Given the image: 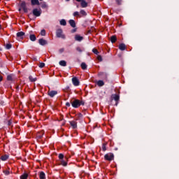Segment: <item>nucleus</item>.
I'll return each mask as SVG.
<instances>
[{
	"label": "nucleus",
	"mask_w": 179,
	"mask_h": 179,
	"mask_svg": "<svg viewBox=\"0 0 179 179\" xmlns=\"http://www.w3.org/2000/svg\"><path fill=\"white\" fill-rule=\"evenodd\" d=\"M71 106L73 107V108H78V107H80V106H85V101L79 99H75L72 101Z\"/></svg>",
	"instance_id": "f257e3e1"
},
{
	"label": "nucleus",
	"mask_w": 179,
	"mask_h": 179,
	"mask_svg": "<svg viewBox=\"0 0 179 179\" xmlns=\"http://www.w3.org/2000/svg\"><path fill=\"white\" fill-rule=\"evenodd\" d=\"M56 37H57V38H62L63 40L66 38V36H65V34H64V31H62V29L61 28L56 30Z\"/></svg>",
	"instance_id": "f03ea898"
},
{
	"label": "nucleus",
	"mask_w": 179,
	"mask_h": 179,
	"mask_svg": "<svg viewBox=\"0 0 179 179\" xmlns=\"http://www.w3.org/2000/svg\"><path fill=\"white\" fill-rule=\"evenodd\" d=\"M98 76L103 80H108V74L106 72H99Z\"/></svg>",
	"instance_id": "7ed1b4c3"
},
{
	"label": "nucleus",
	"mask_w": 179,
	"mask_h": 179,
	"mask_svg": "<svg viewBox=\"0 0 179 179\" xmlns=\"http://www.w3.org/2000/svg\"><path fill=\"white\" fill-rule=\"evenodd\" d=\"M105 160H108V162H111V160H114V154L113 153H109V154H106L104 156Z\"/></svg>",
	"instance_id": "20e7f679"
},
{
	"label": "nucleus",
	"mask_w": 179,
	"mask_h": 179,
	"mask_svg": "<svg viewBox=\"0 0 179 179\" xmlns=\"http://www.w3.org/2000/svg\"><path fill=\"white\" fill-rule=\"evenodd\" d=\"M57 94H58V91H56V90H49L48 92V95L50 96L51 99L55 97Z\"/></svg>",
	"instance_id": "39448f33"
},
{
	"label": "nucleus",
	"mask_w": 179,
	"mask_h": 179,
	"mask_svg": "<svg viewBox=\"0 0 179 179\" xmlns=\"http://www.w3.org/2000/svg\"><path fill=\"white\" fill-rule=\"evenodd\" d=\"M111 99H112V100H115V101H116L115 106H118V101H120V95L112 94Z\"/></svg>",
	"instance_id": "423d86ee"
},
{
	"label": "nucleus",
	"mask_w": 179,
	"mask_h": 179,
	"mask_svg": "<svg viewBox=\"0 0 179 179\" xmlns=\"http://www.w3.org/2000/svg\"><path fill=\"white\" fill-rule=\"evenodd\" d=\"M32 13H33L34 16H36V17H38V16L41 15V10L34 8L32 11Z\"/></svg>",
	"instance_id": "0eeeda50"
},
{
	"label": "nucleus",
	"mask_w": 179,
	"mask_h": 179,
	"mask_svg": "<svg viewBox=\"0 0 179 179\" xmlns=\"http://www.w3.org/2000/svg\"><path fill=\"white\" fill-rule=\"evenodd\" d=\"M59 162L62 166H64V167H66V166H68V157H65L64 158H63V159H60Z\"/></svg>",
	"instance_id": "6e6552de"
},
{
	"label": "nucleus",
	"mask_w": 179,
	"mask_h": 179,
	"mask_svg": "<svg viewBox=\"0 0 179 179\" xmlns=\"http://www.w3.org/2000/svg\"><path fill=\"white\" fill-rule=\"evenodd\" d=\"M72 83L74 86H79L80 85L79 79H78V78L76 77H73L72 78Z\"/></svg>",
	"instance_id": "1a4fd4ad"
},
{
	"label": "nucleus",
	"mask_w": 179,
	"mask_h": 179,
	"mask_svg": "<svg viewBox=\"0 0 179 179\" xmlns=\"http://www.w3.org/2000/svg\"><path fill=\"white\" fill-rule=\"evenodd\" d=\"M38 43L40 44V45H47L48 42L45 39L40 38L38 40Z\"/></svg>",
	"instance_id": "9d476101"
},
{
	"label": "nucleus",
	"mask_w": 179,
	"mask_h": 179,
	"mask_svg": "<svg viewBox=\"0 0 179 179\" xmlns=\"http://www.w3.org/2000/svg\"><path fill=\"white\" fill-rule=\"evenodd\" d=\"M74 38H75L76 41L80 42V41H82L83 40V36H80L79 34H76V35H75Z\"/></svg>",
	"instance_id": "9b49d317"
},
{
	"label": "nucleus",
	"mask_w": 179,
	"mask_h": 179,
	"mask_svg": "<svg viewBox=\"0 0 179 179\" xmlns=\"http://www.w3.org/2000/svg\"><path fill=\"white\" fill-rule=\"evenodd\" d=\"M43 135H44V131H41V132H38L36 134V138H38V139H41Z\"/></svg>",
	"instance_id": "f8f14e48"
},
{
	"label": "nucleus",
	"mask_w": 179,
	"mask_h": 179,
	"mask_svg": "<svg viewBox=\"0 0 179 179\" xmlns=\"http://www.w3.org/2000/svg\"><path fill=\"white\" fill-rule=\"evenodd\" d=\"M76 51H78V52L82 53V52H83V51H85V48L78 46L76 48Z\"/></svg>",
	"instance_id": "ddd939ff"
},
{
	"label": "nucleus",
	"mask_w": 179,
	"mask_h": 179,
	"mask_svg": "<svg viewBox=\"0 0 179 179\" xmlns=\"http://www.w3.org/2000/svg\"><path fill=\"white\" fill-rule=\"evenodd\" d=\"M8 159H9V155H4L1 157V160H2V162H6V160H8Z\"/></svg>",
	"instance_id": "4468645a"
},
{
	"label": "nucleus",
	"mask_w": 179,
	"mask_h": 179,
	"mask_svg": "<svg viewBox=\"0 0 179 179\" xmlns=\"http://www.w3.org/2000/svg\"><path fill=\"white\" fill-rule=\"evenodd\" d=\"M69 23L70 26H71V27H76V22H75V20H70L69 21Z\"/></svg>",
	"instance_id": "2eb2a0df"
},
{
	"label": "nucleus",
	"mask_w": 179,
	"mask_h": 179,
	"mask_svg": "<svg viewBox=\"0 0 179 179\" xmlns=\"http://www.w3.org/2000/svg\"><path fill=\"white\" fill-rule=\"evenodd\" d=\"M126 48L127 47L125 46V44L121 43L119 45V50H120L121 51H125Z\"/></svg>",
	"instance_id": "dca6fc26"
},
{
	"label": "nucleus",
	"mask_w": 179,
	"mask_h": 179,
	"mask_svg": "<svg viewBox=\"0 0 179 179\" xmlns=\"http://www.w3.org/2000/svg\"><path fill=\"white\" fill-rule=\"evenodd\" d=\"M70 125H71V127H73V129L78 127V123L76 121L70 122Z\"/></svg>",
	"instance_id": "f3484780"
},
{
	"label": "nucleus",
	"mask_w": 179,
	"mask_h": 179,
	"mask_svg": "<svg viewBox=\"0 0 179 179\" xmlns=\"http://www.w3.org/2000/svg\"><path fill=\"white\" fill-rule=\"evenodd\" d=\"M81 8H87V2H86V1H81Z\"/></svg>",
	"instance_id": "a211bd4d"
},
{
	"label": "nucleus",
	"mask_w": 179,
	"mask_h": 179,
	"mask_svg": "<svg viewBox=\"0 0 179 179\" xmlns=\"http://www.w3.org/2000/svg\"><path fill=\"white\" fill-rule=\"evenodd\" d=\"M29 39L31 40V41H36V40H37V38L36 37V35L30 34Z\"/></svg>",
	"instance_id": "6ab92c4d"
},
{
	"label": "nucleus",
	"mask_w": 179,
	"mask_h": 179,
	"mask_svg": "<svg viewBox=\"0 0 179 179\" xmlns=\"http://www.w3.org/2000/svg\"><path fill=\"white\" fill-rule=\"evenodd\" d=\"M23 36H24V32L20 31L17 33V37H19L20 38H23Z\"/></svg>",
	"instance_id": "aec40b11"
},
{
	"label": "nucleus",
	"mask_w": 179,
	"mask_h": 179,
	"mask_svg": "<svg viewBox=\"0 0 179 179\" xmlns=\"http://www.w3.org/2000/svg\"><path fill=\"white\" fill-rule=\"evenodd\" d=\"M40 179H45V173L43 171L39 173Z\"/></svg>",
	"instance_id": "412c9836"
},
{
	"label": "nucleus",
	"mask_w": 179,
	"mask_h": 179,
	"mask_svg": "<svg viewBox=\"0 0 179 179\" xmlns=\"http://www.w3.org/2000/svg\"><path fill=\"white\" fill-rule=\"evenodd\" d=\"M31 5H40V1L38 0H31Z\"/></svg>",
	"instance_id": "4be33fe9"
},
{
	"label": "nucleus",
	"mask_w": 179,
	"mask_h": 179,
	"mask_svg": "<svg viewBox=\"0 0 179 179\" xmlns=\"http://www.w3.org/2000/svg\"><path fill=\"white\" fill-rule=\"evenodd\" d=\"M7 80H8L10 82H13V74H10V75L7 76Z\"/></svg>",
	"instance_id": "5701e85b"
},
{
	"label": "nucleus",
	"mask_w": 179,
	"mask_h": 179,
	"mask_svg": "<svg viewBox=\"0 0 179 179\" xmlns=\"http://www.w3.org/2000/svg\"><path fill=\"white\" fill-rule=\"evenodd\" d=\"M110 41L113 44H114V43H115V41H117V36H112L110 37Z\"/></svg>",
	"instance_id": "b1692460"
},
{
	"label": "nucleus",
	"mask_w": 179,
	"mask_h": 179,
	"mask_svg": "<svg viewBox=\"0 0 179 179\" xmlns=\"http://www.w3.org/2000/svg\"><path fill=\"white\" fill-rule=\"evenodd\" d=\"M81 68L82 69H83V71L87 69V65L86 64V63L85 62L81 63Z\"/></svg>",
	"instance_id": "393cba45"
},
{
	"label": "nucleus",
	"mask_w": 179,
	"mask_h": 179,
	"mask_svg": "<svg viewBox=\"0 0 179 179\" xmlns=\"http://www.w3.org/2000/svg\"><path fill=\"white\" fill-rule=\"evenodd\" d=\"M96 84L98 86H99V87H101L104 85V81L99 80Z\"/></svg>",
	"instance_id": "a878e982"
},
{
	"label": "nucleus",
	"mask_w": 179,
	"mask_h": 179,
	"mask_svg": "<svg viewBox=\"0 0 179 179\" xmlns=\"http://www.w3.org/2000/svg\"><path fill=\"white\" fill-rule=\"evenodd\" d=\"M59 64L61 66H66V62L64 60H61Z\"/></svg>",
	"instance_id": "bb28decb"
},
{
	"label": "nucleus",
	"mask_w": 179,
	"mask_h": 179,
	"mask_svg": "<svg viewBox=\"0 0 179 179\" xmlns=\"http://www.w3.org/2000/svg\"><path fill=\"white\" fill-rule=\"evenodd\" d=\"M29 177V174L27 173H23L21 176H20V179H27Z\"/></svg>",
	"instance_id": "cd10ccee"
},
{
	"label": "nucleus",
	"mask_w": 179,
	"mask_h": 179,
	"mask_svg": "<svg viewBox=\"0 0 179 179\" xmlns=\"http://www.w3.org/2000/svg\"><path fill=\"white\" fill-rule=\"evenodd\" d=\"M60 24L61 26H65L66 24V20H65L64 19L61 20Z\"/></svg>",
	"instance_id": "c85d7f7f"
},
{
	"label": "nucleus",
	"mask_w": 179,
	"mask_h": 179,
	"mask_svg": "<svg viewBox=\"0 0 179 179\" xmlns=\"http://www.w3.org/2000/svg\"><path fill=\"white\" fill-rule=\"evenodd\" d=\"M80 14H81L82 16H87V13H86V11H85V10H81L80 11Z\"/></svg>",
	"instance_id": "c756f323"
},
{
	"label": "nucleus",
	"mask_w": 179,
	"mask_h": 179,
	"mask_svg": "<svg viewBox=\"0 0 179 179\" xmlns=\"http://www.w3.org/2000/svg\"><path fill=\"white\" fill-rule=\"evenodd\" d=\"M6 50H10V48H12V44L10 43L6 44Z\"/></svg>",
	"instance_id": "7c9ffc66"
},
{
	"label": "nucleus",
	"mask_w": 179,
	"mask_h": 179,
	"mask_svg": "<svg viewBox=\"0 0 179 179\" xmlns=\"http://www.w3.org/2000/svg\"><path fill=\"white\" fill-rule=\"evenodd\" d=\"M29 79L30 82H36V80H37V78H33V76H30L29 77Z\"/></svg>",
	"instance_id": "2f4dec72"
},
{
	"label": "nucleus",
	"mask_w": 179,
	"mask_h": 179,
	"mask_svg": "<svg viewBox=\"0 0 179 179\" xmlns=\"http://www.w3.org/2000/svg\"><path fill=\"white\" fill-rule=\"evenodd\" d=\"M41 8L43 9H45V8H47V3H45V2H42L41 3Z\"/></svg>",
	"instance_id": "473e14b6"
},
{
	"label": "nucleus",
	"mask_w": 179,
	"mask_h": 179,
	"mask_svg": "<svg viewBox=\"0 0 179 179\" xmlns=\"http://www.w3.org/2000/svg\"><path fill=\"white\" fill-rule=\"evenodd\" d=\"M92 52H94V54H95L96 55H99V50H97V49L96 48L92 49Z\"/></svg>",
	"instance_id": "72a5a7b5"
},
{
	"label": "nucleus",
	"mask_w": 179,
	"mask_h": 179,
	"mask_svg": "<svg viewBox=\"0 0 179 179\" xmlns=\"http://www.w3.org/2000/svg\"><path fill=\"white\" fill-rule=\"evenodd\" d=\"M20 6L22 8V9L23 8H26V2L25 1H22L21 3H20Z\"/></svg>",
	"instance_id": "f704fd0d"
},
{
	"label": "nucleus",
	"mask_w": 179,
	"mask_h": 179,
	"mask_svg": "<svg viewBox=\"0 0 179 179\" xmlns=\"http://www.w3.org/2000/svg\"><path fill=\"white\" fill-rule=\"evenodd\" d=\"M73 16L76 17V16H80V14L79 13V12L76 11V12L73 13Z\"/></svg>",
	"instance_id": "c9c22d12"
},
{
	"label": "nucleus",
	"mask_w": 179,
	"mask_h": 179,
	"mask_svg": "<svg viewBox=\"0 0 179 179\" xmlns=\"http://www.w3.org/2000/svg\"><path fill=\"white\" fill-rule=\"evenodd\" d=\"M3 173L5 174V176H9V174H10V171L8 170L3 171Z\"/></svg>",
	"instance_id": "e433bc0d"
},
{
	"label": "nucleus",
	"mask_w": 179,
	"mask_h": 179,
	"mask_svg": "<svg viewBox=\"0 0 179 179\" xmlns=\"http://www.w3.org/2000/svg\"><path fill=\"white\" fill-rule=\"evenodd\" d=\"M65 157H64V155L63 154H59V160H62L63 159H64Z\"/></svg>",
	"instance_id": "4c0bfd02"
},
{
	"label": "nucleus",
	"mask_w": 179,
	"mask_h": 179,
	"mask_svg": "<svg viewBox=\"0 0 179 179\" xmlns=\"http://www.w3.org/2000/svg\"><path fill=\"white\" fill-rule=\"evenodd\" d=\"M45 66V64L41 62L39 64V68H44Z\"/></svg>",
	"instance_id": "58836bf2"
},
{
	"label": "nucleus",
	"mask_w": 179,
	"mask_h": 179,
	"mask_svg": "<svg viewBox=\"0 0 179 179\" xmlns=\"http://www.w3.org/2000/svg\"><path fill=\"white\" fill-rule=\"evenodd\" d=\"M41 36H45V29H42L41 31Z\"/></svg>",
	"instance_id": "ea45409f"
},
{
	"label": "nucleus",
	"mask_w": 179,
	"mask_h": 179,
	"mask_svg": "<svg viewBox=\"0 0 179 179\" xmlns=\"http://www.w3.org/2000/svg\"><path fill=\"white\" fill-rule=\"evenodd\" d=\"M116 3H117L118 5H122V0H116Z\"/></svg>",
	"instance_id": "a19ab883"
},
{
	"label": "nucleus",
	"mask_w": 179,
	"mask_h": 179,
	"mask_svg": "<svg viewBox=\"0 0 179 179\" xmlns=\"http://www.w3.org/2000/svg\"><path fill=\"white\" fill-rule=\"evenodd\" d=\"M97 59H98L99 61L101 62V61H103V57H101V55H98Z\"/></svg>",
	"instance_id": "79ce46f5"
},
{
	"label": "nucleus",
	"mask_w": 179,
	"mask_h": 179,
	"mask_svg": "<svg viewBox=\"0 0 179 179\" xmlns=\"http://www.w3.org/2000/svg\"><path fill=\"white\" fill-rule=\"evenodd\" d=\"M106 150H107V149L106 148V144H103V145H102V150H103V152H106Z\"/></svg>",
	"instance_id": "37998d69"
},
{
	"label": "nucleus",
	"mask_w": 179,
	"mask_h": 179,
	"mask_svg": "<svg viewBox=\"0 0 179 179\" xmlns=\"http://www.w3.org/2000/svg\"><path fill=\"white\" fill-rule=\"evenodd\" d=\"M22 10H24V12L25 13H27V7H24V8H22Z\"/></svg>",
	"instance_id": "c03bdc74"
},
{
	"label": "nucleus",
	"mask_w": 179,
	"mask_h": 179,
	"mask_svg": "<svg viewBox=\"0 0 179 179\" xmlns=\"http://www.w3.org/2000/svg\"><path fill=\"white\" fill-rule=\"evenodd\" d=\"M64 51H65V49H64V48L59 49L60 54H62V52H64Z\"/></svg>",
	"instance_id": "a18cd8bd"
},
{
	"label": "nucleus",
	"mask_w": 179,
	"mask_h": 179,
	"mask_svg": "<svg viewBox=\"0 0 179 179\" xmlns=\"http://www.w3.org/2000/svg\"><path fill=\"white\" fill-rule=\"evenodd\" d=\"M66 107H71V103L69 102L66 103Z\"/></svg>",
	"instance_id": "49530a36"
},
{
	"label": "nucleus",
	"mask_w": 179,
	"mask_h": 179,
	"mask_svg": "<svg viewBox=\"0 0 179 179\" xmlns=\"http://www.w3.org/2000/svg\"><path fill=\"white\" fill-rule=\"evenodd\" d=\"M78 117H79L80 118H82V117H83V115L82 113H79V114H78Z\"/></svg>",
	"instance_id": "de8ad7c7"
},
{
	"label": "nucleus",
	"mask_w": 179,
	"mask_h": 179,
	"mask_svg": "<svg viewBox=\"0 0 179 179\" xmlns=\"http://www.w3.org/2000/svg\"><path fill=\"white\" fill-rule=\"evenodd\" d=\"M2 80H3V77H2V76H0V82H2Z\"/></svg>",
	"instance_id": "09e8293b"
},
{
	"label": "nucleus",
	"mask_w": 179,
	"mask_h": 179,
	"mask_svg": "<svg viewBox=\"0 0 179 179\" xmlns=\"http://www.w3.org/2000/svg\"><path fill=\"white\" fill-rule=\"evenodd\" d=\"M77 2H82V0H76Z\"/></svg>",
	"instance_id": "8fccbe9b"
},
{
	"label": "nucleus",
	"mask_w": 179,
	"mask_h": 179,
	"mask_svg": "<svg viewBox=\"0 0 179 179\" xmlns=\"http://www.w3.org/2000/svg\"><path fill=\"white\" fill-rule=\"evenodd\" d=\"M76 31V29H73V31H72V33H75Z\"/></svg>",
	"instance_id": "3c124183"
},
{
	"label": "nucleus",
	"mask_w": 179,
	"mask_h": 179,
	"mask_svg": "<svg viewBox=\"0 0 179 179\" xmlns=\"http://www.w3.org/2000/svg\"><path fill=\"white\" fill-rule=\"evenodd\" d=\"M69 1H71V0H66V2H69Z\"/></svg>",
	"instance_id": "603ef678"
},
{
	"label": "nucleus",
	"mask_w": 179,
	"mask_h": 179,
	"mask_svg": "<svg viewBox=\"0 0 179 179\" xmlns=\"http://www.w3.org/2000/svg\"><path fill=\"white\" fill-rule=\"evenodd\" d=\"M1 29V24H0V29Z\"/></svg>",
	"instance_id": "864d4df0"
},
{
	"label": "nucleus",
	"mask_w": 179,
	"mask_h": 179,
	"mask_svg": "<svg viewBox=\"0 0 179 179\" xmlns=\"http://www.w3.org/2000/svg\"><path fill=\"white\" fill-rule=\"evenodd\" d=\"M6 1H9V0H6Z\"/></svg>",
	"instance_id": "5fc2aeb1"
},
{
	"label": "nucleus",
	"mask_w": 179,
	"mask_h": 179,
	"mask_svg": "<svg viewBox=\"0 0 179 179\" xmlns=\"http://www.w3.org/2000/svg\"><path fill=\"white\" fill-rule=\"evenodd\" d=\"M40 1H43V0H40Z\"/></svg>",
	"instance_id": "6e6d98bb"
}]
</instances>
